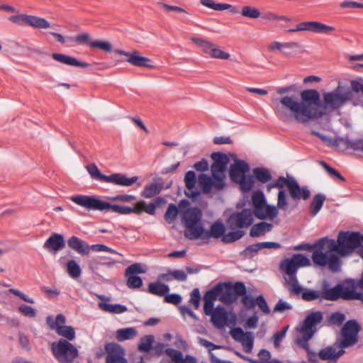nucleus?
Masks as SVG:
<instances>
[{"mask_svg":"<svg viewBox=\"0 0 363 363\" xmlns=\"http://www.w3.org/2000/svg\"><path fill=\"white\" fill-rule=\"evenodd\" d=\"M301 97L302 101H298L294 96L288 95L276 99L280 104L274 108L277 118L284 123L293 118L298 123H306L322 116V113L318 110L320 97L317 90H303L301 93Z\"/></svg>","mask_w":363,"mask_h":363,"instance_id":"obj_1","label":"nucleus"},{"mask_svg":"<svg viewBox=\"0 0 363 363\" xmlns=\"http://www.w3.org/2000/svg\"><path fill=\"white\" fill-rule=\"evenodd\" d=\"M362 328L356 320H347L341 329L342 340L337 341L333 346L327 347L318 352L319 357L323 360L336 362L345 354V349L352 347L359 341V333Z\"/></svg>","mask_w":363,"mask_h":363,"instance_id":"obj_2","label":"nucleus"},{"mask_svg":"<svg viewBox=\"0 0 363 363\" xmlns=\"http://www.w3.org/2000/svg\"><path fill=\"white\" fill-rule=\"evenodd\" d=\"M69 199L75 204L89 211H99L104 212H113L119 215H128L132 213L131 207L111 204L107 201L100 199L96 196L77 194L72 196Z\"/></svg>","mask_w":363,"mask_h":363,"instance_id":"obj_3","label":"nucleus"},{"mask_svg":"<svg viewBox=\"0 0 363 363\" xmlns=\"http://www.w3.org/2000/svg\"><path fill=\"white\" fill-rule=\"evenodd\" d=\"M310 265V259L302 254L293 255L291 257L286 258L281 262L279 267L282 272L288 275V278H285V281L289 286L291 294L300 295L302 287L298 284L296 273L299 267Z\"/></svg>","mask_w":363,"mask_h":363,"instance_id":"obj_4","label":"nucleus"},{"mask_svg":"<svg viewBox=\"0 0 363 363\" xmlns=\"http://www.w3.org/2000/svg\"><path fill=\"white\" fill-rule=\"evenodd\" d=\"M184 236L189 240L200 238L203 233L202 212L196 207L187 208L182 214Z\"/></svg>","mask_w":363,"mask_h":363,"instance_id":"obj_5","label":"nucleus"},{"mask_svg":"<svg viewBox=\"0 0 363 363\" xmlns=\"http://www.w3.org/2000/svg\"><path fill=\"white\" fill-rule=\"evenodd\" d=\"M50 350L59 363H73L79 355L77 347L63 338L53 342L50 345Z\"/></svg>","mask_w":363,"mask_h":363,"instance_id":"obj_6","label":"nucleus"},{"mask_svg":"<svg viewBox=\"0 0 363 363\" xmlns=\"http://www.w3.org/2000/svg\"><path fill=\"white\" fill-rule=\"evenodd\" d=\"M86 169L94 179L119 186H130L136 182L138 179L136 176L128 178L125 174L121 173L111 175L103 174L94 163L87 165Z\"/></svg>","mask_w":363,"mask_h":363,"instance_id":"obj_7","label":"nucleus"},{"mask_svg":"<svg viewBox=\"0 0 363 363\" xmlns=\"http://www.w3.org/2000/svg\"><path fill=\"white\" fill-rule=\"evenodd\" d=\"M354 94L350 89L338 86L334 91L323 95V103L325 108L338 109L347 101H351Z\"/></svg>","mask_w":363,"mask_h":363,"instance_id":"obj_8","label":"nucleus"},{"mask_svg":"<svg viewBox=\"0 0 363 363\" xmlns=\"http://www.w3.org/2000/svg\"><path fill=\"white\" fill-rule=\"evenodd\" d=\"M65 321V317L62 314H57L55 320L50 315L46 318V323L50 328L69 342L75 338V331L72 326L64 325Z\"/></svg>","mask_w":363,"mask_h":363,"instance_id":"obj_9","label":"nucleus"},{"mask_svg":"<svg viewBox=\"0 0 363 363\" xmlns=\"http://www.w3.org/2000/svg\"><path fill=\"white\" fill-rule=\"evenodd\" d=\"M211 158L213 160L211 167L213 178L218 183L225 182V172L230 161L229 157L225 154L218 152L212 153Z\"/></svg>","mask_w":363,"mask_h":363,"instance_id":"obj_10","label":"nucleus"},{"mask_svg":"<svg viewBox=\"0 0 363 363\" xmlns=\"http://www.w3.org/2000/svg\"><path fill=\"white\" fill-rule=\"evenodd\" d=\"M9 20L18 26H30L35 28L46 29L50 27L45 18L33 15L18 14L9 17Z\"/></svg>","mask_w":363,"mask_h":363,"instance_id":"obj_11","label":"nucleus"},{"mask_svg":"<svg viewBox=\"0 0 363 363\" xmlns=\"http://www.w3.org/2000/svg\"><path fill=\"white\" fill-rule=\"evenodd\" d=\"M252 213L247 208L231 214L227 220L228 227L233 230L247 228L252 225Z\"/></svg>","mask_w":363,"mask_h":363,"instance_id":"obj_12","label":"nucleus"},{"mask_svg":"<svg viewBox=\"0 0 363 363\" xmlns=\"http://www.w3.org/2000/svg\"><path fill=\"white\" fill-rule=\"evenodd\" d=\"M335 30V28L318 21H306L296 25V28H291L287 32L311 31L315 33L330 34Z\"/></svg>","mask_w":363,"mask_h":363,"instance_id":"obj_13","label":"nucleus"},{"mask_svg":"<svg viewBox=\"0 0 363 363\" xmlns=\"http://www.w3.org/2000/svg\"><path fill=\"white\" fill-rule=\"evenodd\" d=\"M323 319V315L321 311L311 312L304 319L301 331L302 333L308 335L309 337H312L316 332V326L322 322Z\"/></svg>","mask_w":363,"mask_h":363,"instance_id":"obj_14","label":"nucleus"},{"mask_svg":"<svg viewBox=\"0 0 363 363\" xmlns=\"http://www.w3.org/2000/svg\"><path fill=\"white\" fill-rule=\"evenodd\" d=\"M144 272L145 270L143 269L139 263H135L128 267L125 272V276L127 278V286L129 289H138L142 286L143 279L136 274Z\"/></svg>","mask_w":363,"mask_h":363,"instance_id":"obj_15","label":"nucleus"},{"mask_svg":"<svg viewBox=\"0 0 363 363\" xmlns=\"http://www.w3.org/2000/svg\"><path fill=\"white\" fill-rule=\"evenodd\" d=\"M294 179V177H284L281 176L275 180L277 188L279 189L277 196V207L281 210L286 211L288 206L286 193L284 187L286 186L289 189L290 186L289 184L292 183Z\"/></svg>","mask_w":363,"mask_h":363,"instance_id":"obj_16","label":"nucleus"},{"mask_svg":"<svg viewBox=\"0 0 363 363\" xmlns=\"http://www.w3.org/2000/svg\"><path fill=\"white\" fill-rule=\"evenodd\" d=\"M106 363H127L124 350L116 343H108L105 347Z\"/></svg>","mask_w":363,"mask_h":363,"instance_id":"obj_17","label":"nucleus"},{"mask_svg":"<svg viewBox=\"0 0 363 363\" xmlns=\"http://www.w3.org/2000/svg\"><path fill=\"white\" fill-rule=\"evenodd\" d=\"M115 52L127 57L126 61L130 65L136 67L153 68L154 66L150 65V60L148 57L140 56L139 52L134 50L131 52H126L123 50H116Z\"/></svg>","mask_w":363,"mask_h":363,"instance_id":"obj_18","label":"nucleus"},{"mask_svg":"<svg viewBox=\"0 0 363 363\" xmlns=\"http://www.w3.org/2000/svg\"><path fill=\"white\" fill-rule=\"evenodd\" d=\"M198 184L203 194L211 193L212 189L216 191H221L225 186V182L218 183L213 177H209L204 174H201L198 178Z\"/></svg>","mask_w":363,"mask_h":363,"instance_id":"obj_19","label":"nucleus"},{"mask_svg":"<svg viewBox=\"0 0 363 363\" xmlns=\"http://www.w3.org/2000/svg\"><path fill=\"white\" fill-rule=\"evenodd\" d=\"M210 315L211 316V322L218 328L228 325L230 323H235V315L233 313L230 314L232 320H230L228 313L221 306L216 307Z\"/></svg>","mask_w":363,"mask_h":363,"instance_id":"obj_20","label":"nucleus"},{"mask_svg":"<svg viewBox=\"0 0 363 363\" xmlns=\"http://www.w3.org/2000/svg\"><path fill=\"white\" fill-rule=\"evenodd\" d=\"M300 48L299 43L296 42L281 43L274 41L268 45V50L271 52L279 51L285 56H293L296 54L298 49Z\"/></svg>","mask_w":363,"mask_h":363,"instance_id":"obj_21","label":"nucleus"},{"mask_svg":"<svg viewBox=\"0 0 363 363\" xmlns=\"http://www.w3.org/2000/svg\"><path fill=\"white\" fill-rule=\"evenodd\" d=\"M249 169L250 167L245 161L237 159L230 167V178L233 182H236L245 176Z\"/></svg>","mask_w":363,"mask_h":363,"instance_id":"obj_22","label":"nucleus"},{"mask_svg":"<svg viewBox=\"0 0 363 363\" xmlns=\"http://www.w3.org/2000/svg\"><path fill=\"white\" fill-rule=\"evenodd\" d=\"M348 283V286L341 285L340 298L344 300H359L363 302V291H356L357 283L354 280H350Z\"/></svg>","mask_w":363,"mask_h":363,"instance_id":"obj_23","label":"nucleus"},{"mask_svg":"<svg viewBox=\"0 0 363 363\" xmlns=\"http://www.w3.org/2000/svg\"><path fill=\"white\" fill-rule=\"evenodd\" d=\"M289 192L291 198L294 200H307L311 196V191L307 186L301 187L298 182L294 179L292 183L289 184Z\"/></svg>","mask_w":363,"mask_h":363,"instance_id":"obj_24","label":"nucleus"},{"mask_svg":"<svg viewBox=\"0 0 363 363\" xmlns=\"http://www.w3.org/2000/svg\"><path fill=\"white\" fill-rule=\"evenodd\" d=\"M184 182L187 189L185 192L186 196L189 198L196 199L200 195V191L196 188V177L195 172L188 171L184 177Z\"/></svg>","mask_w":363,"mask_h":363,"instance_id":"obj_25","label":"nucleus"},{"mask_svg":"<svg viewBox=\"0 0 363 363\" xmlns=\"http://www.w3.org/2000/svg\"><path fill=\"white\" fill-rule=\"evenodd\" d=\"M44 248L49 251L57 252L65 247L64 237L61 234L52 233L45 242Z\"/></svg>","mask_w":363,"mask_h":363,"instance_id":"obj_26","label":"nucleus"},{"mask_svg":"<svg viewBox=\"0 0 363 363\" xmlns=\"http://www.w3.org/2000/svg\"><path fill=\"white\" fill-rule=\"evenodd\" d=\"M225 228L221 221L217 220L214 222L210 226L209 230H205L203 228V233L202 236L200 237L201 239H209L211 238H213L216 239L223 238L225 235Z\"/></svg>","mask_w":363,"mask_h":363,"instance_id":"obj_27","label":"nucleus"},{"mask_svg":"<svg viewBox=\"0 0 363 363\" xmlns=\"http://www.w3.org/2000/svg\"><path fill=\"white\" fill-rule=\"evenodd\" d=\"M67 245L81 255H88L89 244L79 238L72 235L67 240Z\"/></svg>","mask_w":363,"mask_h":363,"instance_id":"obj_28","label":"nucleus"},{"mask_svg":"<svg viewBox=\"0 0 363 363\" xmlns=\"http://www.w3.org/2000/svg\"><path fill=\"white\" fill-rule=\"evenodd\" d=\"M52 58L60 63L74 66V67H87L90 66V65L87 62H80L77 60L75 57L66 55L65 54L61 53H53L52 55Z\"/></svg>","mask_w":363,"mask_h":363,"instance_id":"obj_29","label":"nucleus"},{"mask_svg":"<svg viewBox=\"0 0 363 363\" xmlns=\"http://www.w3.org/2000/svg\"><path fill=\"white\" fill-rule=\"evenodd\" d=\"M273 225L267 222H260L255 224L250 229V235L253 238H257L265 235L272 230Z\"/></svg>","mask_w":363,"mask_h":363,"instance_id":"obj_30","label":"nucleus"},{"mask_svg":"<svg viewBox=\"0 0 363 363\" xmlns=\"http://www.w3.org/2000/svg\"><path fill=\"white\" fill-rule=\"evenodd\" d=\"M311 338L308 335L302 333V337L297 340V343L307 352L308 361L315 362L317 361V354L311 350L308 344V340Z\"/></svg>","mask_w":363,"mask_h":363,"instance_id":"obj_31","label":"nucleus"},{"mask_svg":"<svg viewBox=\"0 0 363 363\" xmlns=\"http://www.w3.org/2000/svg\"><path fill=\"white\" fill-rule=\"evenodd\" d=\"M311 338L308 335L302 333V337L297 340V343L307 352L308 361L315 362L317 361V354L311 350L308 344V340Z\"/></svg>","mask_w":363,"mask_h":363,"instance_id":"obj_32","label":"nucleus"},{"mask_svg":"<svg viewBox=\"0 0 363 363\" xmlns=\"http://www.w3.org/2000/svg\"><path fill=\"white\" fill-rule=\"evenodd\" d=\"M240 356L244 359H246L251 363H282L279 359H271L270 352L265 349H262L259 352L258 357L259 358V360L253 359L250 357H245L243 355Z\"/></svg>","mask_w":363,"mask_h":363,"instance_id":"obj_33","label":"nucleus"},{"mask_svg":"<svg viewBox=\"0 0 363 363\" xmlns=\"http://www.w3.org/2000/svg\"><path fill=\"white\" fill-rule=\"evenodd\" d=\"M147 291L151 294L164 296L169 291V287L168 285L158 281L151 282L148 285Z\"/></svg>","mask_w":363,"mask_h":363,"instance_id":"obj_34","label":"nucleus"},{"mask_svg":"<svg viewBox=\"0 0 363 363\" xmlns=\"http://www.w3.org/2000/svg\"><path fill=\"white\" fill-rule=\"evenodd\" d=\"M278 209L279 208L272 205L266 204L264 207L259 211V213H257L255 216L259 218L264 220L265 218H269L270 220H273L276 218L279 213Z\"/></svg>","mask_w":363,"mask_h":363,"instance_id":"obj_35","label":"nucleus"},{"mask_svg":"<svg viewBox=\"0 0 363 363\" xmlns=\"http://www.w3.org/2000/svg\"><path fill=\"white\" fill-rule=\"evenodd\" d=\"M341 284H337L331 289L323 288L321 298L328 301H336L340 298Z\"/></svg>","mask_w":363,"mask_h":363,"instance_id":"obj_36","label":"nucleus"},{"mask_svg":"<svg viewBox=\"0 0 363 363\" xmlns=\"http://www.w3.org/2000/svg\"><path fill=\"white\" fill-rule=\"evenodd\" d=\"M252 201L254 206V214L256 216L267 204L264 194L262 191H256L252 196Z\"/></svg>","mask_w":363,"mask_h":363,"instance_id":"obj_37","label":"nucleus"},{"mask_svg":"<svg viewBox=\"0 0 363 363\" xmlns=\"http://www.w3.org/2000/svg\"><path fill=\"white\" fill-rule=\"evenodd\" d=\"M325 199V196L322 194H317L313 196L310 205L311 215L312 216H315L320 211Z\"/></svg>","mask_w":363,"mask_h":363,"instance_id":"obj_38","label":"nucleus"},{"mask_svg":"<svg viewBox=\"0 0 363 363\" xmlns=\"http://www.w3.org/2000/svg\"><path fill=\"white\" fill-rule=\"evenodd\" d=\"M137 334L138 331L135 328H126L117 330L116 337L118 341L122 342L133 339Z\"/></svg>","mask_w":363,"mask_h":363,"instance_id":"obj_39","label":"nucleus"},{"mask_svg":"<svg viewBox=\"0 0 363 363\" xmlns=\"http://www.w3.org/2000/svg\"><path fill=\"white\" fill-rule=\"evenodd\" d=\"M99 307L102 311L115 313V314H121L125 311H127L128 308L125 306L121 304H110L106 303H99Z\"/></svg>","mask_w":363,"mask_h":363,"instance_id":"obj_40","label":"nucleus"},{"mask_svg":"<svg viewBox=\"0 0 363 363\" xmlns=\"http://www.w3.org/2000/svg\"><path fill=\"white\" fill-rule=\"evenodd\" d=\"M118 262L111 258L102 256L100 257L99 259H93L92 260H91L89 262V268L91 270H94L95 269H97L99 265H104L108 267H111Z\"/></svg>","mask_w":363,"mask_h":363,"instance_id":"obj_41","label":"nucleus"},{"mask_svg":"<svg viewBox=\"0 0 363 363\" xmlns=\"http://www.w3.org/2000/svg\"><path fill=\"white\" fill-rule=\"evenodd\" d=\"M66 272L72 279H78L82 274L79 264L74 259H69L66 264Z\"/></svg>","mask_w":363,"mask_h":363,"instance_id":"obj_42","label":"nucleus"},{"mask_svg":"<svg viewBox=\"0 0 363 363\" xmlns=\"http://www.w3.org/2000/svg\"><path fill=\"white\" fill-rule=\"evenodd\" d=\"M256 179L262 184H265L272 180V177L269 171L264 167H257L252 170Z\"/></svg>","mask_w":363,"mask_h":363,"instance_id":"obj_43","label":"nucleus"},{"mask_svg":"<svg viewBox=\"0 0 363 363\" xmlns=\"http://www.w3.org/2000/svg\"><path fill=\"white\" fill-rule=\"evenodd\" d=\"M191 40L193 43H194L197 46H199L204 53L211 55V50H213V49L215 46V45L213 43L208 41L206 40H204V39H202L200 38H196V37L191 38Z\"/></svg>","mask_w":363,"mask_h":363,"instance_id":"obj_44","label":"nucleus"},{"mask_svg":"<svg viewBox=\"0 0 363 363\" xmlns=\"http://www.w3.org/2000/svg\"><path fill=\"white\" fill-rule=\"evenodd\" d=\"M238 297L233 294L231 285H226L221 291L220 300L225 304H231L236 301Z\"/></svg>","mask_w":363,"mask_h":363,"instance_id":"obj_45","label":"nucleus"},{"mask_svg":"<svg viewBox=\"0 0 363 363\" xmlns=\"http://www.w3.org/2000/svg\"><path fill=\"white\" fill-rule=\"evenodd\" d=\"M160 191L161 187L157 184L152 183L144 187L143 191L141 192V196L150 199L159 194Z\"/></svg>","mask_w":363,"mask_h":363,"instance_id":"obj_46","label":"nucleus"},{"mask_svg":"<svg viewBox=\"0 0 363 363\" xmlns=\"http://www.w3.org/2000/svg\"><path fill=\"white\" fill-rule=\"evenodd\" d=\"M235 183L240 185L242 191L248 192L254 186L255 179L253 176L245 174Z\"/></svg>","mask_w":363,"mask_h":363,"instance_id":"obj_47","label":"nucleus"},{"mask_svg":"<svg viewBox=\"0 0 363 363\" xmlns=\"http://www.w3.org/2000/svg\"><path fill=\"white\" fill-rule=\"evenodd\" d=\"M154 336L152 335L143 337L138 346V350L143 352H149L152 348Z\"/></svg>","mask_w":363,"mask_h":363,"instance_id":"obj_48","label":"nucleus"},{"mask_svg":"<svg viewBox=\"0 0 363 363\" xmlns=\"http://www.w3.org/2000/svg\"><path fill=\"white\" fill-rule=\"evenodd\" d=\"M247 353H250L253 348L254 335L252 332H245V335L239 341Z\"/></svg>","mask_w":363,"mask_h":363,"instance_id":"obj_49","label":"nucleus"},{"mask_svg":"<svg viewBox=\"0 0 363 363\" xmlns=\"http://www.w3.org/2000/svg\"><path fill=\"white\" fill-rule=\"evenodd\" d=\"M200 3L215 11H224L231 7L230 4L225 3H216L214 0H200Z\"/></svg>","mask_w":363,"mask_h":363,"instance_id":"obj_50","label":"nucleus"},{"mask_svg":"<svg viewBox=\"0 0 363 363\" xmlns=\"http://www.w3.org/2000/svg\"><path fill=\"white\" fill-rule=\"evenodd\" d=\"M345 320V315L340 312L332 313L328 318L330 325L340 326Z\"/></svg>","mask_w":363,"mask_h":363,"instance_id":"obj_51","label":"nucleus"},{"mask_svg":"<svg viewBox=\"0 0 363 363\" xmlns=\"http://www.w3.org/2000/svg\"><path fill=\"white\" fill-rule=\"evenodd\" d=\"M300 294H301L302 298L307 301H311L321 298V293L315 290L306 289L303 291L302 289V291Z\"/></svg>","mask_w":363,"mask_h":363,"instance_id":"obj_52","label":"nucleus"},{"mask_svg":"<svg viewBox=\"0 0 363 363\" xmlns=\"http://www.w3.org/2000/svg\"><path fill=\"white\" fill-rule=\"evenodd\" d=\"M244 232L242 230H238L235 231H232L228 233L227 234H225V235H223L222 238V240L225 243H230L240 239L241 238H242Z\"/></svg>","mask_w":363,"mask_h":363,"instance_id":"obj_53","label":"nucleus"},{"mask_svg":"<svg viewBox=\"0 0 363 363\" xmlns=\"http://www.w3.org/2000/svg\"><path fill=\"white\" fill-rule=\"evenodd\" d=\"M241 15L250 18H257L260 16V11L255 7L245 6L242 9Z\"/></svg>","mask_w":363,"mask_h":363,"instance_id":"obj_54","label":"nucleus"},{"mask_svg":"<svg viewBox=\"0 0 363 363\" xmlns=\"http://www.w3.org/2000/svg\"><path fill=\"white\" fill-rule=\"evenodd\" d=\"M165 202V200L162 197H157L153 202L147 204L144 207V211L150 215H155L157 206Z\"/></svg>","mask_w":363,"mask_h":363,"instance_id":"obj_55","label":"nucleus"},{"mask_svg":"<svg viewBox=\"0 0 363 363\" xmlns=\"http://www.w3.org/2000/svg\"><path fill=\"white\" fill-rule=\"evenodd\" d=\"M201 293L198 288L194 289L190 294L189 303L193 305L194 309H199L201 301Z\"/></svg>","mask_w":363,"mask_h":363,"instance_id":"obj_56","label":"nucleus"},{"mask_svg":"<svg viewBox=\"0 0 363 363\" xmlns=\"http://www.w3.org/2000/svg\"><path fill=\"white\" fill-rule=\"evenodd\" d=\"M178 213L179 209L177 206L174 203H171L169 205L167 209V211L164 214V218L169 223H171L176 219Z\"/></svg>","mask_w":363,"mask_h":363,"instance_id":"obj_57","label":"nucleus"},{"mask_svg":"<svg viewBox=\"0 0 363 363\" xmlns=\"http://www.w3.org/2000/svg\"><path fill=\"white\" fill-rule=\"evenodd\" d=\"M90 47L93 48H99L106 52H111L112 51L113 49L112 45L110 43L99 40H93L92 42H91Z\"/></svg>","mask_w":363,"mask_h":363,"instance_id":"obj_58","label":"nucleus"},{"mask_svg":"<svg viewBox=\"0 0 363 363\" xmlns=\"http://www.w3.org/2000/svg\"><path fill=\"white\" fill-rule=\"evenodd\" d=\"M165 353L175 363H183L184 359L182 352L172 348H167Z\"/></svg>","mask_w":363,"mask_h":363,"instance_id":"obj_59","label":"nucleus"},{"mask_svg":"<svg viewBox=\"0 0 363 363\" xmlns=\"http://www.w3.org/2000/svg\"><path fill=\"white\" fill-rule=\"evenodd\" d=\"M231 289L233 294L238 297V296H241L242 297L247 294V289L245 284L241 281H238L234 284V285H231Z\"/></svg>","mask_w":363,"mask_h":363,"instance_id":"obj_60","label":"nucleus"},{"mask_svg":"<svg viewBox=\"0 0 363 363\" xmlns=\"http://www.w3.org/2000/svg\"><path fill=\"white\" fill-rule=\"evenodd\" d=\"M220 291V289L217 286L211 290L207 291L203 296V301L214 302Z\"/></svg>","mask_w":363,"mask_h":363,"instance_id":"obj_61","label":"nucleus"},{"mask_svg":"<svg viewBox=\"0 0 363 363\" xmlns=\"http://www.w3.org/2000/svg\"><path fill=\"white\" fill-rule=\"evenodd\" d=\"M259 250H259V245H258V242H257V243H255V244L250 245L247 246L242 251V255L245 257L251 258V257H254L257 253V252Z\"/></svg>","mask_w":363,"mask_h":363,"instance_id":"obj_62","label":"nucleus"},{"mask_svg":"<svg viewBox=\"0 0 363 363\" xmlns=\"http://www.w3.org/2000/svg\"><path fill=\"white\" fill-rule=\"evenodd\" d=\"M288 328H289V326L287 325V326L284 327L280 331H278L277 333L274 334L272 339H273L274 345L275 347L277 348L279 347L280 342H281V340L286 335V333L288 330Z\"/></svg>","mask_w":363,"mask_h":363,"instance_id":"obj_63","label":"nucleus"},{"mask_svg":"<svg viewBox=\"0 0 363 363\" xmlns=\"http://www.w3.org/2000/svg\"><path fill=\"white\" fill-rule=\"evenodd\" d=\"M18 311L23 315L30 318H34L36 316V311L33 307L28 305H21L18 307Z\"/></svg>","mask_w":363,"mask_h":363,"instance_id":"obj_64","label":"nucleus"}]
</instances>
